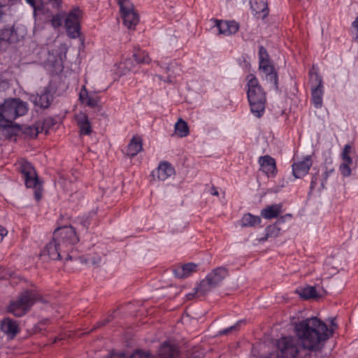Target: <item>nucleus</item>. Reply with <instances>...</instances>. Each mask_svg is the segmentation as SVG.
<instances>
[{
    "instance_id": "f257e3e1",
    "label": "nucleus",
    "mask_w": 358,
    "mask_h": 358,
    "mask_svg": "<svg viewBox=\"0 0 358 358\" xmlns=\"http://www.w3.org/2000/svg\"><path fill=\"white\" fill-rule=\"evenodd\" d=\"M295 337L284 336L277 343L280 358H323L322 351L334 334L325 322L316 317L294 325Z\"/></svg>"
},
{
    "instance_id": "f03ea898",
    "label": "nucleus",
    "mask_w": 358,
    "mask_h": 358,
    "mask_svg": "<svg viewBox=\"0 0 358 358\" xmlns=\"http://www.w3.org/2000/svg\"><path fill=\"white\" fill-rule=\"evenodd\" d=\"M247 79V96L250 111L255 116L261 117L265 110L266 94L254 75L250 74Z\"/></svg>"
},
{
    "instance_id": "7ed1b4c3",
    "label": "nucleus",
    "mask_w": 358,
    "mask_h": 358,
    "mask_svg": "<svg viewBox=\"0 0 358 358\" xmlns=\"http://www.w3.org/2000/svg\"><path fill=\"white\" fill-rule=\"evenodd\" d=\"M28 110V103L19 98L6 99L0 104V127L12 124L17 117L26 115Z\"/></svg>"
},
{
    "instance_id": "20e7f679",
    "label": "nucleus",
    "mask_w": 358,
    "mask_h": 358,
    "mask_svg": "<svg viewBox=\"0 0 358 358\" xmlns=\"http://www.w3.org/2000/svg\"><path fill=\"white\" fill-rule=\"evenodd\" d=\"M37 301L47 303V301L36 290H24L20 293L17 300L10 302L8 311L16 317H22Z\"/></svg>"
},
{
    "instance_id": "39448f33",
    "label": "nucleus",
    "mask_w": 358,
    "mask_h": 358,
    "mask_svg": "<svg viewBox=\"0 0 358 358\" xmlns=\"http://www.w3.org/2000/svg\"><path fill=\"white\" fill-rule=\"evenodd\" d=\"M16 165L24 180L25 186L34 189V198L37 201H40L42 198L43 182L39 180L34 166L24 159L18 160Z\"/></svg>"
},
{
    "instance_id": "423d86ee",
    "label": "nucleus",
    "mask_w": 358,
    "mask_h": 358,
    "mask_svg": "<svg viewBox=\"0 0 358 358\" xmlns=\"http://www.w3.org/2000/svg\"><path fill=\"white\" fill-rule=\"evenodd\" d=\"M53 238L62 246L64 252H67L66 259H71V256L69 254L72 246L79 241L76 231L71 226H64L57 227L53 233Z\"/></svg>"
},
{
    "instance_id": "0eeeda50",
    "label": "nucleus",
    "mask_w": 358,
    "mask_h": 358,
    "mask_svg": "<svg viewBox=\"0 0 358 358\" xmlns=\"http://www.w3.org/2000/svg\"><path fill=\"white\" fill-rule=\"evenodd\" d=\"M55 94V90L51 83H49L40 92L36 94H31L29 99L34 106L41 109H47L50 108L53 102Z\"/></svg>"
},
{
    "instance_id": "6e6552de",
    "label": "nucleus",
    "mask_w": 358,
    "mask_h": 358,
    "mask_svg": "<svg viewBox=\"0 0 358 358\" xmlns=\"http://www.w3.org/2000/svg\"><path fill=\"white\" fill-rule=\"evenodd\" d=\"M311 83V100L314 106L320 108L322 106V95L324 94L323 80L317 73L309 72Z\"/></svg>"
},
{
    "instance_id": "1a4fd4ad",
    "label": "nucleus",
    "mask_w": 358,
    "mask_h": 358,
    "mask_svg": "<svg viewBox=\"0 0 358 358\" xmlns=\"http://www.w3.org/2000/svg\"><path fill=\"white\" fill-rule=\"evenodd\" d=\"M81 14V10L75 8L69 12L65 20L66 31L71 38H75L80 34V17Z\"/></svg>"
},
{
    "instance_id": "9d476101",
    "label": "nucleus",
    "mask_w": 358,
    "mask_h": 358,
    "mask_svg": "<svg viewBox=\"0 0 358 358\" xmlns=\"http://www.w3.org/2000/svg\"><path fill=\"white\" fill-rule=\"evenodd\" d=\"M64 250L58 242L52 238V241L48 243L41 250V256L47 257L52 260L60 259H62V253L67 255V252H64Z\"/></svg>"
},
{
    "instance_id": "9b49d317",
    "label": "nucleus",
    "mask_w": 358,
    "mask_h": 358,
    "mask_svg": "<svg viewBox=\"0 0 358 358\" xmlns=\"http://www.w3.org/2000/svg\"><path fill=\"white\" fill-rule=\"evenodd\" d=\"M259 69L262 71L271 86L275 90H278V76L272 62L259 64Z\"/></svg>"
},
{
    "instance_id": "f8f14e48",
    "label": "nucleus",
    "mask_w": 358,
    "mask_h": 358,
    "mask_svg": "<svg viewBox=\"0 0 358 358\" xmlns=\"http://www.w3.org/2000/svg\"><path fill=\"white\" fill-rule=\"evenodd\" d=\"M313 165V160L310 155L306 156L302 161L294 162L292 165V173L296 178H301L309 171Z\"/></svg>"
},
{
    "instance_id": "ddd939ff",
    "label": "nucleus",
    "mask_w": 358,
    "mask_h": 358,
    "mask_svg": "<svg viewBox=\"0 0 358 358\" xmlns=\"http://www.w3.org/2000/svg\"><path fill=\"white\" fill-rule=\"evenodd\" d=\"M258 162L260 165V171H263L268 177H275L277 174L275 160L270 155L262 156Z\"/></svg>"
},
{
    "instance_id": "4468645a",
    "label": "nucleus",
    "mask_w": 358,
    "mask_h": 358,
    "mask_svg": "<svg viewBox=\"0 0 358 358\" xmlns=\"http://www.w3.org/2000/svg\"><path fill=\"white\" fill-rule=\"evenodd\" d=\"M1 329L10 339H13L20 332V327L17 322L8 317L2 320Z\"/></svg>"
},
{
    "instance_id": "2eb2a0df",
    "label": "nucleus",
    "mask_w": 358,
    "mask_h": 358,
    "mask_svg": "<svg viewBox=\"0 0 358 358\" xmlns=\"http://www.w3.org/2000/svg\"><path fill=\"white\" fill-rule=\"evenodd\" d=\"M175 174V169L168 162H161L157 170L153 171L152 175L155 178L157 176L159 180L164 181L169 177Z\"/></svg>"
},
{
    "instance_id": "dca6fc26",
    "label": "nucleus",
    "mask_w": 358,
    "mask_h": 358,
    "mask_svg": "<svg viewBox=\"0 0 358 358\" xmlns=\"http://www.w3.org/2000/svg\"><path fill=\"white\" fill-rule=\"evenodd\" d=\"M216 27L219 33L226 36L236 34L239 29V24L236 21H224L216 20Z\"/></svg>"
},
{
    "instance_id": "f3484780",
    "label": "nucleus",
    "mask_w": 358,
    "mask_h": 358,
    "mask_svg": "<svg viewBox=\"0 0 358 358\" xmlns=\"http://www.w3.org/2000/svg\"><path fill=\"white\" fill-rule=\"evenodd\" d=\"M228 269L225 267L220 266L214 268L210 273L207 275L211 285L215 287L218 286L222 280L228 275Z\"/></svg>"
},
{
    "instance_id": "a211bd4d",
    "label": "nucleus",
    "mask_w": 358,
    "mask_h": 358,
    "mask_svg": "<svg viewBox=\"0 0 358 358\" xmlns=\"http://www.w3.org/2000/svg\"><path fill=\"white\" fill-rule=\"evenodd\" d=\"M180 352L178 347L164 342L160 347L158 358H180Z\"/></svg>"
},
{
    "instance_id": "6ab92c4d",
    "label": "nucleus",
    "mask_w": 358,
    "mask_h": 358,
    "mask_svg": "<svg viewBox=\"0 0 358 358\" xmlns=\"http://www.w3.org/2000/svg\"><path fill=\"white\" fill-rule=\"evenodd\" d=\"M197 265L194 263H187L183 265L176 266L173 273L178 278H185L196 271Z\"/></svg>"
},
{
    "instance_id": "aec40b11",
    "label": "nucleus",
    "mask_w": 358,
    "mask_h": 358,
    "mask_svg": "<svg viewBox=\"0 0 358 358\" xmlns=\"http://www.w3.org/2000/svg\"><path fill=\"white\" fill-rule=\"evenodd\" d=\"M77 124L80 129V134L81 135H90L91 134L92 129L90 122L88 116L83 113H80L76 116Z\"/></svg>"
},
{
    "instance_id": "412c9836",
    "label": "nucleus",
    "mask_w": 358,
    "mask_h": 358,
    "mask_svg": "<svg viewBox=\"0 0 358 358\" xmlns=\"http://www.w3.org/2000/svg\"><path fill=\"white\" fill-rule=\"evenodd\" d=\"M215 287L211 285L210 281L206 276L205 279L202 280L197 287L195 288V293L189 294L187 297L189 299H192L194 295L198 296H204L212 290Z\"/></svg>"
},
{
    "instance_id": "4be33fe9",
    "label": "nucleus",
    "mask_w": 358,
    "mask_h": 358,
    "mask_svg": "<svg viewBox=\"0 0 358 358\" xmlns=\"http://www.w3.org/2000/svg\"><path fill=\"white\" fill-rule=\"evenodd\" d=\"M143 150V141L140 136H133L127 148V155L131 157L137 155Z\"/></svg>"
},
{
    "instance_id": "5701e85b",
    "label": "nucleus",
    "mask_w": 358,
    "mask_h": 358,
    "mask_svg": "<svg viewBox=\"0 0 358 358\" xmlns=\"http://www.w3.org/2000/svg\"><path fill=\"white\" fill-rule=\"evenodd\" d=\"M250 8L256 15L262 14V17L268 15V8L266 0H250Z\"/></svg>"
},
{
    "instance_id": "b1692460",
    "label": "nucleus",
    "mask_w": 358,
    "mask_h": 358,
    "mask_svg": "<svg viewBox=\"0 0 358 358\" xmlns=\"http://www.w3.org/2000/svg\"><path fill=\"white\" fill-rule=\"evenodd\" d=\"M281 212V206L275 204L262 209L261 211V215L266 219L270 220L278 217Z\"/></svg>"
},
{
    "instance_id": "393cba45",
    "label": "nucleus",
    "mask_w": 358,
    "mask_h": 358,
    "mask_svg": "<svg viewBox=\"0 0 358 358\" xmlns=\"http://www.w3.org/2000/svg\"><path fill=\"white\" fill-rule=\"evenodd\" d=\"M124 24L129 29L134 28L138 22V15L134 10L122 13Z\"/></svg>"
},
{
    "instance_id": "a878e982",
    "label": "nucleus",
    "mask_w": 358,
    "mask_h": 358,
    "mask_svg": "<svg viewBox=\"0 0 358 358\" xmlns=\"http://www.w3.org/2000/svg\"><path fill=\"white\" fill-rule=\"evenodd\" d=\"M0 40L9 43L17 41L16 33L13 27H4L0 31Z\"/></svg>"
},
{
    "instance_id": "bb28decb",
    "label": "nucleus",
    "mask_w": 358,
    "mask_h": 358,
    "mask_svg": "<svg viewBox=\"0 0 358 358\" xmlns=\"http://www.w3.org/2000/svg\"><path fill=\"white\" fill-rule=\"evenodd\" d=\"M262 219L259 216L253 215L251 213H245L241 220V224L243 227H254L261 223Z\"/></svg>"
},
{
    "instance_id": "cd10ccee",
    "label": "nucleus",
    "mask_w": 358,
    "mask_h": 358,
    "mask_svg": "<svg viewBox=\"0 0 358 358\" xmlns=\"http://www.w3.org/2000/svg\"><path fill=\"white\" fill-rule=\"evenodd\" d=\"M175 131L180 137H185L189 135V129L187 123L180 118L175 124Z\"/></svg>"
},
{
    "instance_id": "c85d7f7f",
    "label": "nucleus",
    "mask_w": 358,
    "mask_h": 358,
    "mask_svg": "<svg viewBox=\"0 0 358 358\" xmlns=\"http://www.w3.org/2000/svg\"><path fill=\"white\" fill-rule=\"evenodd\" d=\"M298 293L301 298L304 299H315L318 297L315 287L313 286L308 285L304 287H301L300 290L298 291Z\"/></svg>"
},
{
    "instance_id": "c756f323",
    "label": "nucleus",
    "mask_w": 358,
    "mask_h": 358,
    "mask_svg": "<svg viewBox=\"0 0 358 358\" xmlns=\"http://www.w3.org/2000/svg\"><path fill=\"white\" fill-rule=\"evenodd\" d=\"M133 57L138 64H149L151 61L148 54L140 48L134 49Z\"/></svg>"
},
{
    "instance_id": "7c9ffc66",
    "label": "nucleus",
    "mask_w": 358,
    "mask_h": 358,
    "mask_svg": "<svg viewBox=\"0 0 358 358\" xmlns=\"http://www.w3.org/2000/svg\"><path fill=\"white\" fill-rule=\"evenodd\" d=\"M280 232V228L276 224H271L266 228V234L264 237L259 239V242H264L269 238H273L278 236Z\"/></svg>"
},
{
    "instance_id": "2f4dec72",
    "label": "nucleus",
    "mask_w": 358,
    "mask_h": 358,
    "mask_svg": "<svg viewBox=\"0 0 358 358\" xmlns=\"http://www.w3.org/2000/svg\"><path fill=\"white\" fill-rule=\"evenodd\" d=\"M352 151V147L349 144H347L344 146V148L341 152V159L343 160L342 164H345L349 166L353 163L352 157L350 156V154Z\"/></svg>"
},
{
    "instance_id": "473e14b6",
    "label": "nucleus",
    "mask_w": 358,
    "mask_h": 358,
    "mask_svg": "<svg viewBox=\"0 0 358 358\" xmlns=\"http://www.w3.org/2000/svg\"><path fill=\"white\" fill-rule=\"evenodd\" d=\"M8 124V126L0 127V128L3 129V130L6 131V135L9 138L17 136V134L20 131V126L17 124H14L13 122H12V124Z\"/></svg>"
},
{
    "instance_id": "72a5a7b5",
    "label": "nucleus",
    "mask_w": 358,
    "mask_h": 358,
    "mask_svg": "<svg viewBox=\"0 0 358 358\" xmlns=\"http://www.w3.org/2000/svg\"><path fill=\"white\" fill-rule=\"evenodd\" d=\"M80 260L86 264L97 266L101 264V257L98 255H89L87 257H81Z\"/></svg>"
},
{
    "instance_id": "f704fd0d",
    "label": "nucleus",
    "mask_w": 358,
    "mask_h": 358,
    "mask_svg": "<svg viewBox=\"0 0 358 358\" xmlns=\"http://www.w3.org/2000/svg\"><path fill=\"white\" fill-rule=\"evenodd\" d=\"M120 8V12L124 13L134 10V6L129 0H117Z\"/></svg>"
},
{
    "instance_id": "c9c22d12",
    "label": "nucleus",
    "mask_w": 358,
    "mask_h": 358,
    "mask_svg": "<svg viewBox=\"0 0 358 358\" xmlns=\"http://www.w3.org/2000/svg\"><path fill=\"white\" fill-rule=\"evenodd\" d=\"M259 64L269 63L272 62L270 59V56L266 50V49L263 46L260 45L259 47Z\"/></svg>"
},
{
    "instance_id": "e433bc0d",
    "label": "nucleus",
    "mask_w": 358,
    "mask_h": 358,
    "mask_svg": "<svg viewBox=\"0 0 358 358\" xmlns=\"http://www.w3.org/2000/svg\"><path fill=\"white\" fill-rule=\"evenodd\" d=\"M130 358H154V357L148 352L137 350L131 355Z\"/></svg>"
},
{
    "instance_id": "4c0bfd02",
    "label": "nucleus",
    "mask_w": 358,
    "mask_h": 358,
    "mask_svg": "<svg viewBox=\"0 0 358 358\" xmlns=\"http://www.w3.org/2000/svg\"><path fill=\"white\" fill-rule=\"evenodd\" d=\"M339 171L341 172V174L343 177H348L351 175V169L350 166H348L345 164H341L339 166Z\"/></svg>"
},
{
    "instance_id": "58836bf2",
    "label": "nucleus",
    "mask_w": 358,
    "mask_h": 358,
    "mask_svg": "<svg viewBox=\"0 0 358 358\" xmlns=\"http://www.w3.org/2000/svg\"><path fill=\"white\" fill-rule=\"evenodd\" d=\"M13 273L8 268L0 266V279H7L13 275Z\"/></svg>"
},
{
    "instance_id": "ea45409f",
    "label": "nucleus",
    "mask_w": 358,
    "mask_h": 358,
    "mask_svg": "<svg viewBox=\"0 0 358 358\" xmlns=\"http://www.w3.org/2000/svg\"><path fill=\"white\" fill-rule=\"evenodd\" d=\"M241 322L239 321L236 324H234L233 326H231V327H228L227 329H224L223 330L220 331L219 334L220 335H227V334L231 333L234 330H237L238 329V325H239V324Z\"/></svg>"
},
{
    "instance_id": "a19ab883",
    "label": "nucleus",
    "mask_w": 358,
    "mask_h": 358,
    "mask_svg": "<svg viewBox=\"0 0 358 358\" xmlns=\"http://www.w3.org/2000/svg\"><path fill=\"white\" fill-rule=\"evenodd\" d=\"M84 103L92 108H94L98 105V100L95 97L89 95Z\"/></svg>"
},
{
    "instance_id": "79ce46f5",
    "label": "nucleus",
    "mask_w": 358,
    "mask_h": 358,
    "mask_svg": "<svg viewBox=\"0 0 358 358\" xmlns=\"http://www.w3.org/2000/svg\"><path fill=\"white\" fill-rule=\"evenodd\" d=\"M89 96V94L85 86H83V88L79 94V99L80 101L83 103H85L87 98Z\"/></svg>"
},
{
    "instance_id": "37998d69",
    "label": "nucleus",
    "mask_w": 358,
    "mask_h": 358,
    "mask_svg": "<svg viewBox=\"0 0 358 358\" xmlns=\"http://www.w3.org/2000/svg\"><path fill=\"white\" fill-rule=\"evenodd\" d=\"M51 23L53 27H59L62 25V18L58 15H55L51 20Z\"/></svg>"
},
{
    "instance_id": "c03bdc74",
    "label": "nucleus",
    "mask_w": 358,
    "mask_h": 358,
    "mask_svg": "<svg viewBox=\"0 0 358 358\" xmlns=\"http://www.w3.org/2000/svg\"><path fill=\"white\" fill-rule=\"evenodd\" d=\"M334 169H330V170H329V171H326L324 173V174H323V180H322V183H321V185H322V188H324V182H326V181L327 180V179H328V178H329V175H330L331 173H332L334 172Z\"/></svg>"
},
{
    "instance_id": "a18cd8bd",
    "label": "nucleus",
    "mask_w": 358,
    "mask_h": 358,
    "mask_svg": "<svg viewBox=\"0 0 358 358\" xmlns=\"http://www.w3.org/2000/svg\"><path fill=\"white\" fill-rule=\"evenodd\" d=\"M8 234V230L0 225V243L3 241V238Z\"/></svg>"
},
{
    "instance_id": "49530a36",
    "label": "nucleus",
    "mask_w": 358,
    "mask_h": 358,
    "mask_svg": "<svg viewBox=\"0 0 358 358\" xmlns=\"http://www.w3.org/2000/svg\"><path fill=\"white\" fill-rule=\"evenodd\" d=\"M318 176H319L318 173H316L314 176H313L312 180L310 182V187L311 189H314L315 185H317V180Z\"/></svg>"
},
{
    "instance_id": "de8ad7c7",
    "label": "nucleus",
    "mask_w": 358,
    "mask_h": 358,
    "mask_svg": "<svg viewBox=\"0 0 358 358\" xmlns=\"http://www.w3.org/2000/svg\"><path fill=\"white\" fill-rule=\"evenodd\" d=\"M352 27L356 29V36L355 40L358 42V17H356L355 20L352 22Z\"/></svg>"
},
{
    "instance_id": "09e8293b",
    "label": "nucleus",
    "mask_w": 358,
    "mask_h": 358,
    "mask_svg": "<svg viewBox=\"0 0 358 358\" xmlns=\"http://www.w3.org/2000/svg\"><path fill=\"white\" fill-rule=\"evenodd\" d=\"M80 223L84 227L87 229L90 225V220L88 217L85 218L83 217Z\"/></svg>"
},
{
    "instance_id": "8fccbe9b",
    "label": "nucleus",
    "mask_w": 358,
    "mask_h": 358,
    "mask_svg": "<svg viewBox=\"0 0 358 358\" xmlns=\"http://www.w3.org/2000/svg\"><path fill=\"white\" fill-rule=\"evenodd\" d=\"M55 124V120L52 117H48L44 120V125H48V127L52 126Z\"/></svg>"
},
{
    "instance_id": "3c124183",
    "label": "nucleus",
    "mask_w": 358,
    "mask_h": 358,
    "mask_svg": "<svg viewBox=\"0 0 358 358\" xmlns=\"http://www.w3.org/2000/svg\"><path fill=\"white\" fill-rule=\"evenodd\" d=\"M125 355L124 353H116V352H112L110 353V358H125Z\"/></svg>"
},
{
    "instance_id": "603ef678",
    "label": "nucleus",
    "mask_w": 358,
    "mask_h": 358,
    "mask_svg": "<svg viewBox=\"0 0 358 358\" xmlns=\"http://www.w3.org/2000/svg\"><path fill=\"white\" fill-rule=\"evenodd\" d=\"M106 325V324L105 323V320H101V321H99L96 322V324L94 326V327L92 328V331H94L98 328H100L101 327H103Z\"/></svg>"
},
{
    "instance_id": "864d4df0",
    "label": "nucleus",
    "mask_w": 358,
    "mask_h": 358,
    "mask_svg": "<svg viewBox=\"0 0 358 358\" xmlns=\"http://www.w3.org/2000/svg\"><path fill=\"white\" fill-rule=\"evenodd\" d=\"M26 2L29 4L34 10L36 9V3L38 1H41V0H25Z\"/></svg>"
},
{
    "instance_id": "5fc2aeb1",
    "label": "nucleus",
    "mask_w": 358,
    "mask_h": 358,
    "mask_svg": "<svg viewBox=\"0 0 358 358\" xmlns=\"http://www.w3.org/2000/svg\"><path fill=\"white\" fill-rule=\"evenodd\" d=\"M285 217H291L290 215L287 214L285 216H281L280 217H279L277 221L275 222V223L274 224H280L282 223H283L285 222Z\"/></svg>"
},
{
    "instance_id": "6e6d98bb",
    "label": "nucleus",
    "mask_w": 358,
    "mask_h": 358,
    "mask_svg": "<svg viewBox=\"0 0 358 358\" xmlns=\"http://www.w3.org/2000/svg\"><path fill=\"white\" fill-rule=\"evenodd\" d=\"M114 319V316L113 314L108 315V317L104 319L105 323L107 324L110 322Z\"/></svg>"
},
{
    "instance_id": "4d7b16f0",
    "label": "nucleus",
    "mask_w": 358,
    "mask_h": 358,
    "mask_svg": "<svg viewBox=\"0 0 358 358\" xmlns=\"http://www.w3.org/2000/svg\"><path fill=\"white\" fill-rule=\"evenodd\" d=\"M210 193L211 194L214 195V196H218L219 195V192L216 189V188L215 187H212L211 189H210Z\"/></svg>"
},
{
    "instance_id": "13d9d810",
    "label": "nucleus",
    "mask_w": 358,
    "mask_h": 358,
    "mask_svg": "<svg viewBox=\"0 0 358 358\" xmlns=\"http://www.w3.org/2000/svg\"><path fill=\"white\" fill-rule=\"evenodd\" d=\"M61 340H62V338H59V337H57H57H55V338H54V340H53V341H52V343H57V341H61Z\"/></svg>"
},
{
    "instance_id": "bf43d9fd",
    "label": "nucleus",
    "mask_w": 358,
    "mask_h": 358,
    "mask_svg": "<svg viewBox=\"0 0 358 358\" xmlns=\"http://www.w3.org/2000/svg\"><path fill=\"white\" fill-rule=\"evenodd\" d=\"M245 66L246 68H250V64L244 59Z\"/></svg>"
}]
</instances>
